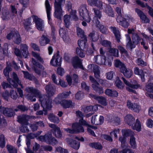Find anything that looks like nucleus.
Segmentation results:
<instances>
[{
  "mask_svg": "<svg viewBox=\"0 0 153 153\" xmlns=\"http://www.w3.org/2000/svg\"><path fill=\"white\" fill-rule=\"evenodd\" d=\"M146 126L149 128H153V121L149 119L147 120L146 122Z\"/></svg>",
  "mask_w": 153,
  "mask_h": 153,
  "instance_id": "nucleus-63",
  "label": "nucleus"
},
{
  "mask_svg": "<svg viewBox=\"0 0 153 153\" xmlns=\"http://www.w3.org/2000/svg\"><path fill=\"white\" fill-rule=\"evenodd\" d=\"M135 120L131 115H128L125 117V121L126 123L131 126L134 123Z\"/></svg>",
  "mask_w": 153,
  "mask_h": 153,
  "instance_id": "nucleus-34",
  "label": "nucleus"
},
{
  "mask_svg": "<svg viewBox=\"0 0 153 153\" xmlns=\"http://www.w3.org/2000/svg\"><path fill=\"white\" fill-rule=\"evenodd\" d=\"M54 134L55 136L57 138H60L62 136L61 132L59 128H56L54 130Z\"/></svg>",
  "mask_w": 153,
  "mask_h": 153,
  "instance_id": "nucleus-53",
  "label": "nucleus"
},
{
  "mask_svg": "<svg viewBox=\"0 0 153 153\" xmlns=\"http://www.w3.org/2000/svg\"><path fill=\"white\" fill-rule=\"evenodd\" d=\"M5 144L4 136L3 135L0 136V147L3 148Z\"/></svg>",
  "mask_w": 153,
  "mask_h": 153,
  "instance_id": "nucleus-57",
  "label": "nucleus"
},
{
  "mask_svg": "<svg viewBox=\"0 0 153 153\" xmlns=\"http://www.w3.org/2000/svg\"><path fill=\"white\" fill-rule=\"evenodd\" d=\"M124 20L123 17L120 15L118 16L117 19V22L119 23L120 25L124 27H127L129 24L128 22H126V24L125 25L124 23L125 21Z\"/></svg>",
  "mask_w": 153,
  "mask_h": 153,
  "instance_id": "nucleus-35",
  "label": "nucleus"
},
{
  "mask_svg": "<svg viewBox=\"0 0 153 153\" xmlns=\"http://www.w3.org/2000/svg\"><path fill=\"white\" fill-rule=\"evenodd\" d=\"M105 93L107 95L112 97H117L118 96V92L115 91H112L110 89H106Z\"/></svg>",
  "mask_w": 153,
  "mask_h": 153,
  "instance_id": "nucleus-36",
  "label": "nucleus"
},
{
  "mask_svg": "<svg viewBox=\"0 0 153 153\" xmlns=\"http://www.w3.org/2000/svg\"><path fill=\"white\" fill-rule=\"evenodd\" d=\"M26 91L30 94H28L26 97L28 99L32 101H35L36 100V97H38L39 98V101L41 102V105L43 107V111H37V115H41L44 114L46 115L47 113L45 109L49 110L51 108V102L50 98L47 96H43L40 97V92L35 89H34L32 87H27L26 89Z\"/></svg>",
  "mask_w": 153,
  "mask_h": 153,
  "instance_id": "nucleus-1",
  "label": "nucleus"
},
{
  "mask_svg": "<svg viewBox=\"0 0 153 153\" xmlns=\"http://www.w3.org/2000/svg\"><path fill=\"white\" fill-rule=\"evenodd\" d=\"M32 54L33 56L36 58L38 60H39L40 62H43L42 59L40 57L38 54L33 51H32Z\"/></svg>",
  "mask_w": 153,
  "mask_h": 153,
  "instance_id": "nucleus-60",
  "label": "nucleus"
},
{
  "mask_svg": "<svg viewBox=\"0 0 153 153\" xmlns=\"http://www.w3.org/2000/svg\"><path fill=\"white\" fill-rule=\"evenodd\" d=\"M115 84V86L118 88L122 89L124 88V85L119 77L117 78Z\"/></svg>",
  "mask_w": 153,
  "mask_h": 153,
  "instance_id": "nucleus-44",
  "label": "nucleus"
},
{
  "mask_svg": "<svg viewBox=\"0 0 153 153\" xmlns=\"http://www.w3.org/2000/svg\"><path fill=\"white\" fill-rule=\"evenodd\" d=\"M127 105L129 109L136 112H138L140 109V107L139 105L135 103L133 104L129 100L127 101Z\"/></svg>",
  "mask_w": 153,
  "mask_h": 153,
  "instance_id": "nucleus-17",
  "label": "nucleus"
},
{
  "mask_svg": "<svg viewBox=\"0 0 153 153\" xmlns=\"http://www.w3.org/2000/svg\"><path fill=\"white\" fill-rule=\"evenodd\" d=\"M94 60L98 64L106 65L105 57L104 56L98 55L96 56H95Z\"/></svg>",
  "mask_w": 153,
  "mask_h": 153,
  "instance_id": "nucleus-20",
  "label": "nucleus"
},
{
  "mask_svg": "<svg viewBox=\"0 0 153 153\" xmlns=\"http://www.w3.org/2000/svg\"><path fill=\"white\" fill-rule=\"evenodd\" d=\"M48 119L51 122L54 123H58L59 122V118L53 114H50L49 115Z\"/></svg>",
  "mask_w": 153,
  "mask_h": 153,
  "instance_id": "nucleus-48",
  "label": "nucleus"
},
{
  "mask_svg": "<svg viewBox=\"0 0 153 153\" xmlns=\"http://www.w3.org/2000/svg\"><path fill=\"white\" fill-rule=\"evenodd\" d=\"M7 148L9 153H17L16 149L12 146L7 145Z\"/></svg>",
  "mask_w": 153,
  "mask_h": 153,
  "instance_id": "nucleus-52",
  "label": "nucleus"
},
{
  "mask_svg": "<svg viewBox=\"0 0 153 153\" xmlns=\"http://www.w3.org/2000/svg\"><path fill=\"white\" fill-rule=\"evenodd\" d=\"M50 41L46 36L43 35L39 39V42L41 46H45L48 44Z\"/></svg>",
  "mask_w": 153,
  "mask_h": 153,
  "instance_id": "nucleus-32",
  "label": "nucleus"
},
{
  "mask_svg": "<svg viewBox=\"0 0 153 153\" xmlns=\"http://www.w3.org/2000/svg\"><path fill=\"white\" fill-rule=\"evenodd\" d=\"M132 128L136 130L137 131H140L141 130V125L138 120H137L136 123L134 126H132Z\"/></svg>",
  "mask_w": 153,
  "mask_h": 153,
  "instance_id": "nucleus-51",
  "label": "nucleus"
},
{
  "mask_svg": "<svg viewBox=\"0 0 153 153\" xmlns=\"http://www.w3.org/2000/svg\"><path fill=\"white\" fill-rule=\"evenodd\" d=\"M105 12L109 16L112 17L114 16L113 11L111 7H106L105 9Z\"/></svg>",
  "mask_w": 153,
  "mask_h": 153,
  "instance_id": "nucleus-49",
  "label": "nucleus"
},
{
  "mask_svg": "<svg viewBox=\"0 0 153 153\" xmlns=\"http://www.w3.org/2000/svg\"><path fill=\"white\" fill-rule=\"evenodd\" d=\"M122 79L123 80L124 83L128 86L133 89H137L140 87V85L137 84H133L130 83L129 82L126 80L124 77H122Z\"/></svg>",
  "mask_w": 153,
  "mask_h": 153,
  "instance_id": "nucleus-33",
  "label": "nucleus"
},
{
  "mask_svg": "<svg viewBox=\"0 0 153 153\" xmlns=\"http://www.w3.org/2000/svg\"><path fill=\"white\" fill-rule=\"evenodd\" d=\"M136 2L137 4L142 7H146L149 10V14L153 17V10L147 4H144L139 0H137Z\"/></svg>",
  "mask_w": 153,
  "mask_h": 153,
  "instance_id": "nucleus-30",
  "label": "nucleus"
},
{
  "mask_svg": "<svg viewBox=\"0 0 153 153\" xmlns=\"http://www.w3.org/2000/svg\"><path fill=\"white\" fill-rule=\"evenodd\" d=\"M84 95L83 93L79 91L75 95L76 99L77 100H81L84 98Z\"/></svg>",
  "mask_w": 153,
  "mask_h": 153,
  "instance_id": "nucleus-59",
  "label": "nucleus"
},
{
  "mask_svg": "<svg viewBox=\"0 0 153 153\" xmlns=\"http://www.w3.org/2000/svg\"><path fill=\"white\" fill-rule=\"evenodd\" d=\"M146 90L148 92L153 93V83H150L147 85Z\"/></svg>",
  "mask_w": 153,
  "mask_h": 153,
  "instance_id": "nucleus-58",
  "label": "nucleus"
},
{
  "mask_svg": "<svg viewBox=\"0 0 153 153\" xmlns=\"http://www.w3.org/2000/svg\"><path fill=\"white\" fill-rule=\"evenodd\" d=\"M88 4L91 6H95L98 8L102 6V3L98 0H87Z\"/></svg>",
  "mask_w": 153,
  "mask_h": 153,
  "instance_id": "nucleus-26",
  "label": "nucleus"
},
{
  "mask_svg": "<svg viewBox=\"0 0 153 153\" xmlns=\"http://www.w3.org/2000/svg\"><path fill=\"white\" fill-rule=\"evenodd\" d=\"M56 150L58 152H59L60 153H68L67 151L65 149H63L61 147H58L56 148Z\"/></svg>",
  "mask_w": 153,
  "mask_h": 153,
  "instance_id": "nucleus-64",
  "label": "nucleus"
},
{
  "mask_svg": "<svg viewBox=\"0 0 153 153\" xmlns=\"http://www.w3.org/2000/svg\"><path fill=\"white\" fill-rule=\"evenodd\" d=\"M76 30L77 32V34L78 36L81 37V38H83L84 41H86L87 40L86 38L85 37L84 35V32L80 28L78 27L76 28Z\"/></svg>",
  "mask_w": 153,
  "mask_h": 153,
  "instance_id": "nucleus-42",
  "label": "nucleus"
},
{
  "mask_svg": "<svg viewBox=\"0 0 153 153\" xmlns=\"http://www.w3.org/2000/svg\"><path fill=\"white\" fill-rule=\"evenodd\" d=\"M45 89L48 96L51 97L54 94V90L51 86L47 85L45 87Z\"/></svg>",
  "mask_w": 153,
  "mask_h": 153,
  "instance_id": "nucleus-39",
  "label": "nucleus"
},
{
  "mask_svg": "<svg viewBox=\"0 0 153 153\" xmlns=\"http://www.w3.org/2000/svg\"><path fill=\"white\" fill-rule=\"evenodd\" d=\"M120 130L119 129H115L113 130L110 133V134L111 136H114L115 137L117 138V134H118Z\"/></svg>",
  "mask_w": 153,
  "mask_h": 153,
  "instance_id": "nucleus-61",
  "label": "nucleus"
},
{
  "mask_svg": "<svg viewBox=\"0 0 153 153\" xmlns=\"http://www.w3.org/2000/svg\"><path fill=\"white\" fill-rule=\"evenodd\" d=\"M78 44L79 48H77L76 49V52L77 54L81 58L85 57V54L83 52V50L85 46V42L84 41L79 40L78 41Z\"/></svg>",
  "mask_w": 153,
  "mask_h": 153,
  "instance_id": "nucleus-11",
  "label": "nucleus"
},
{
  "mask_svg": "<svg viewBox=\"0 0 153 153\" xmlns=\"http://www.w3.org/2000/svg\"><path fill=\"white\" fill-rule=\"evenodd\" d=\"M45 4L47 13V17L48 20L49 21L51 19L50 17L51 7L48 1V0H46L45 1Z\"/></svg>",
  "mask_w": 153,
  "mask_h": 153,
  "instance_id": "nucleus-28",
  "label": "nucleus"
},
{
  "mask_svg": "<svg viewBox=\"0 0 153 153\" xmlns=\"http://www.w3.org/2000/svg\"><path fill=\"white\" fill-rule=\"evenodd\" d=\"M111 55L115 57L118 56V51L117 49L115 48H112L109 50Z\"/></svg>",
  "mask_w": 153,
  "mask_h": 153,
  "instance_id": "nucleus-54",
  "label": "nucleus"
},
{
  "mask_svg": "<svg viewBox=\"0 0 153 153\" xmlns=\"http://www.w3.org/2000/svg\"><path fill=\"white\" fill-rule=\"evenodd\" d=\"M28 46L26 44L21 45V52L22 56L26 58L28 56L29 53L28 51Z\"/></svg>",
  "mask_w": 153,
  "mask_h": 153,
  "instance_id": "nucleus-25",
  "label": "nucleus"
},
{
  "mask_svg": "<svg viewBox=\"0 0 153 153\" xmlns=\"http://www.w3.org/2000/svg\"><path fill=\"white\" fill-rule=\"evenodd\" d=\"M134 72L135 74L140 75L141 76L142 80L143 81H144V76H147L149 75V74H146L145 72V73H143L142 70H139V68L137 67L134 68Z\"/></svg>",
  "mask_w": 153,
  "mask_h": 153,
  "instance_id": "nucleus-24",
  "label": "nucleus"
},
{
  "mask_svg": "<svg viewBox=\"0 0 153 153\" xmlns=\"http://www.w3.org/2000/svg\"><path fill=\"white\" fill-rule=\"evenodd\" d=\"M72 64L74 67L75 68H83L81 60L77 56H75L73 58Z\"/></svg>",
  "mask_w": 153,
  "mask_h": 153,
  "instance_id": "nucleus-23",
  "label": "nucleus"
},
{
  "mask_svg": "<svg viewBox=\"0 0 153 153\" xmlns=\"http://www.w3.org/2000/svg\"><path fill=\"white\" fill-rule=\"evenodd\" d=\"M79 12L80 15L82 18L83 20L87 22H89L91 18L85 5L81 6L79 9Z\"/></svg>",
  "mask_w": 153,
  "mask_h": 153,
  "instance_id": "nucleus-9",
  "label": "nucleus"
},
{
  "mask_svg": "<svg viewBox=\"0 0 153 153\" xmlns=\"http://www.w3.org/2000/svg\"><path fill=\"white\" fill-rule=\"evenodd\" d=\"M92 106H88L82 108V110L85 113L90 112L89 114H86L87 117L90 116L93 114V112H92Z\"/></svg>",
  "mask_w": 153,
  "mask_h": 153,
  "instance_id": "nucleus-37",
  "label": "nucleus"
},
{
  "mask_svg": "<svg viewBox=\"0 0 153 153\" xmlns=\"http://www.w3.org/2000/svg\"><path fill=\"white\" fill-rule=\"evenodd\" d=\"M123 136H121L119 138V140L121 143V147L123 148V151L120 152V153H134L131 151L126 143V138L124 136H128L132 134V132L129 130L123 129L122 130Z\"/></svg>",
  "mask_w": 153,
  "mask_h": 153,
  "instance_id": "nucleus-4",
  "label": "nucleus"
},
{
  "mask_svg": "<svg viewBox=\"0 0 153 153\" xmlns=\"http://www.w3.org/2000/svg\"><path fill=\"white\" fill-rule=\"evenodd\" d=\"M88 67L93 69L95 77L97 78H98L99 77L100 73L97 66L94 65H88Z\"/></svg>",
  "mask_w": 153,
  "mask_h": 153,
  "instance_id": "nucleus-31",
  "label": "nucleus"
},
{
  "mask_svg": "<svg viewBox=\"0 0 153 153\" xmlns=\"http://www.w3.org/2000/svg\"><path fill=\"white\" fill-rule=\"evenodd\" d=\"M39 138L41 141H45L47 143L52 145L56 144L57 143L56 140L54 138L52 137L51 134L49 135H46L44 136H41Z\"/></svg>",
  "mask_w": 153,
  "mask_h": 153,
  "instance_id": "nucleus-10",
  "label": "nucleus"
},
{
  "mask_svg": "<svg viewBox=\"0 0 153 153\" xmlns=\"http://www.w3.org/2000/svg\"><path fill=\"white\" fill-rule=\"evenodd\" d=\"M59 33L60 36L63 38L64 40L68 38L67 31H65L63 28H61L60 29Z\"/></svg>",
  "mask_w": 153,
  "mask_h": 153,
  "instance_id": "nucleus-43",
  "label": "nucleus"
},
{
  "mask_svg": "<svg viewBox=\"0 0 153 153\" xmlns=\"http://www.w3.org/2000/svg\"><path fill=\"white\" fill-rule=\"evenodd\" d=\"M111 29L113 33H114L117 41L118 42H119L121 37L119 31L117 28L114 27H111Z\"/></svg>",
  "mask_w": 153,
  "mask_h": 153,
  "instance_id": "nucleus-27",
  "label": "nucleus"
},
{
  "mask_svg": "<svg viewBox=\"0 0 153 153\" xmlns=\"http://www.w3.org/2000/svg\"><path fill=\"white\" fill-rule=\"evenodd\" d=\"M90 80L92 83V86L94 90L100 94L103 93V91L102 88L99 87V84L96 81L93 77L91 76H90Z\"/></svg>",
  "mask_w": 153,
  "mask_h": 153,
  "instance_id": "nucleus-12",
  "label": "nucleus"
},
{
  "mask_svg": "<svg viewBox=\"0 0 153 153\" xmlns=\"http://www.w3.org/2000/svg\"><path fill=\"white\" fill-rule=\"evenodd\" d=\"M135 11L137 13L142 22L144 23L149 22V20L146 16L141 10L138 9L135 10Z\"/></svg>",
  "mask_w": 153,
  "mask_h": 153,
  "instance_id": "nucleus-22",
  "label": "nucleus"
},
{
  "mask_svg": "<svg viewBox=\"0 0 153 153\" xmlns=\"http://www.w3.org/2000/svg\"><path fill=\"white\" fill-rule=\"evenodd\" d=\"M50 63L54 66H60L61 63V58L57 54L54 55Z\"/></svg>",
  "mask_w": 153,
  "mask_h": 153,
  "instance_id": "nucleus-14",
  "label": "nucleus"
},
{
  "mask_svg": "<svg viewBox=\"0 0 153 153\" xmlns=\"http://www.w3.org/2000/svg\"><path fill=\"white\" fill-rule=\"evenodd\" d=\"M130 143L132 147L133 148H135L136 146L135 138L133 136L131 137L130 140Z\"/></svg>",
  "mask_w": 153,
  "mask_h": 153,
  "instance_id": "nucleus-56",
  "label": "nucleus"
},
{
  "mask_svg": "<svg viewBox=\"0 0 153 153\" xmlns=\"http://www.w3.org/2000/svg\"><path fill=\"white\" fill-rule=\"evenodd\" d=\"M71 15H65L64 16V21L65 22V25L66 27H68L70 24V21L71 20V17L73 18L74 20L75 21V19H76L75 17H74L73 16L74 13H71Z\"/></svg>",
  "mask_w": 153,
  "mask_h": 153,
  "instance_id": "nucleus-21",
  "label": "nucleus"
},
{
  "mask_svg": "<svg viewBox=\"0 0 153 153\" xmlns=\"http://www.w3.org/2000/svg\"><path fill=\"white\" fill-rule=\"evenodd\" d=\"M94 97L95 99L98 100L99 103L102 105L105 106L107 105L106 99L102 97L94 96Z\"/></svg>",
  "mask_w": 153,
  "mask_h": 153,
  "instance_id": "nucleus-41",
  "label": "nucleus"
},
{
  "mask_svg": "<svg viewBox=\"0 0 153 153\" xmlns=\"http://www.w3.org/2000/svg\"><path fill=\"white\" fill-rule=\"evenodd\" d=\"M94 17L93 22L95 25L100 30V31L102 33H105L107 31L106 27L100 23L98 19H100L102 16V13L99 10L94 9Z\"/></svg>",
  "mask_w": 153,
  "mask_h": 153,
  "instance_id": "nucleus-6",
  "label": "nucleus"
},
{
  "mask_svg": "<svg viewBox=\"0 0 153 153\" xmlns=\"http://www.w3.org/2000/svg\"><path fill=\"white\" fill-rule=\"evenodd\" d=\"M98 117L97 115H94L92 117L91 119V123L93 124L98 125L102 124L104 121V117L102 116H100L99 118V121H97Z\"/></svg>",
  "mask_w": 153,
  "mask_h": 153,
  "instance_id": "nucleus-18",
  "label": "nucleus"
},
{
  "mask_svg": "<svg viewBox=\"0 0 153 153\" xmlns=\"http://www.w3.org/2000/svg\"><path fill=\"white\" fill-rule=\"evenodd\" d=\"M136 2L137 4L142 7H146L149 10V14L153 17V10L147 4H144L139 0H137Z\"/></svg>",
  "mask_w": 153,
  "mask_h": 153,
  "instance_id": "nucleus-29",
  "label": "nucleus"
},
{
  "mask_svg": "<svg viewBox=\"0 0 153 153\" xmlns=\"http://www.w3.org/2000/svg\"><path fill=\"white\" fill-rule=\"evenodd\" d=\"M65 0H55L54 3L55 12L54 16L58 19H60L63 14V11L61 8V3Z\"/></svg>",
  "mask_w": 153,
  "mask_h": 153,
  "instance_id": "nucleus-7",
  "label": "nucleus"
},
{
  "mask_svg": "<svg viewBox=\"0 0 153 153\" xmlns=\"http://www.w3.org/2000/svg\"><path fill=\"white\" fill-rule=\"evenodd\" d=\"M10 17V15L7 10H4L2 11L1 17L3 20L8 19Z\"/></svg>",
  "mask_w": 153,
  "mask_h": 153,
  "instance_id": "nucleus-46",
  "label": "nucleus"
},
{
  "mask_svg": "<svg viewBox=\"0 0 153 153\" xmlns=\"http://www.w3.org/2000/svg\"><path fill=\"white\" fill-rule=\"evenodd\" d=\"M89 146H90L92 148H94L95 149H100L102 148V146L100 144L98 143H91L89 144Z\"/></svg>",
  "mask_w": 153,
  "mask_h": 153,
  "instance_id": "nucleus-55",
  "label": "nucleus"
},
{
  "mask_svg": "<svg viewBox=\"0 0 153 153\" xmlns=\"http://www.w3.org/2000/svg\"><path fill=\"white\" fill-rule=\"evenodd\" d=\"M128 33L129 34H133L132 40L133 43L131 42L130 37L129 35L128 34L126 35L127 42V47L128 48L131 49L135 47V45H137L140 43L141 39L138 35L135 33L134 29H128Z\"/></svg>",
  "mask_w": 153,
  "mask_h": 153,
  "instance_id": "nucleus-3",
  "label": "nucleus"
},
{
  "mask_svg": "<svg viewBox=\"0 0 153 153\" xmlns=\"http://www.w3.org/2000/svg\"><path fill=\"white\" fill-rule=\"evenodd\" d=\"M7 38L8 39H13L17 44L20 43L21 41L20 35L17 31L11 32L7 35Z\"/></svg>",
  "mask_w": 153,
  "mask_h": 153,
  "instance_id": "nucleus-13",
  "label": "nucleus"
},
{
  "mask_svg": "<svg viewBox=\"0 0 153 153\" xmlns=\"http://www.w3.org/2000/svg\"><path fill=\"white\" fill-rule=\"evenodd\" d=\"M114 65L116 67L120 68V71L122 68L125 66L123 63L121 62L119 60L117 59L114 61Z\"/></svg>",
  "mask_w": 153,
  "mask_h": 153,
  "instance_id": "nucleus-50",
  "label": "nucleus"
},
{
  "mask_svg": "<svg viewBox=\"0 0 153 153\" xmlns=\"http://www.w3.org/2000/svg\"><path fill=\"white\" fill-rule=\"evenodd\" d=\"M120 71L127 78H130L133 75L132 71L129 68H127L126 66L122 68Z\"/></svg>",
  "mask_w": 153,
  "mask_h": 153,
  "instance_id": "nucleus-19",
  "label": "nucleus"
},
{
  "mask_svg": "<svg viewBox=\"0 0 153 153\" xmlns=\"http://www.w3.org/2000/svg\"><path fill=\"white\" fill-rule=\"evenodd\" d=\"M66 141L68 144L71 147L76 149H79L80 145L79 142L73 140L71 139H67Z\"/></svg>",
  "mask_w": 153,
  "mask_h": 153,
  "instance_id": "nucleus-16",
  "label": "nucleus"
},
{
  "mask_svg": "<svg viewBox=\"0 0 153 153\" xmlns=\"http://www.w3.org/2000/svg\"><path fill=\"white\" fill-rule=\"evenodd\" d=\"M114 75V73L112 71L108 72L106 74V78L107 79L111 80Z\"/></svg>",
  "mask_w": 153,
  "mask_h": 153,
  "instance_id": "nucleus-62",
  "label": "nucleus"
},
{
  "mask_svg": "<svg viewBox=\"0 0 153 153\" xmlns=\"http://www.w3.org/2000/svg\"><path fill=\"white\" fill-rule=\"evenodd\" d=\"M66 7L67 9L70 12V13H74L73 16L75 17L76 19H75V20H77L78 19L77 17L76 16V11L75 10H72L71 9V4L70 2H68L66 4Z\"/></svg>",
  "mask_w": 153,
  "mask_h": 153,
  "instance_id": "nucleus-40",
  "label": "nucleus"
},
{
  "mask_svg": "<svg viewBox=\"0 0 153 153\" xmlns=\"http://www.w3.org/2000/svg\"><path fill=\"white\" fill-rule=\"evenodd\" d=\"M61 104L65 108H69L73 105L72 102L70 100H64L61 102Z\"/></svg>",
  "mask_w": 153,
  "mask_h": 153,
  "instance_id": "nucleus-38",
  "label": "nucleus"
},
{
  "mask_svg": "<svg viewBox=\"0 0 153 153\" xmlns=\"http://www.w3.org/2000/svg\"><path fill=\"white\" fill-rule=\"evenodd\" d=\"M32 17L35 23L36 28L39 30L44 31L45 30L44 21L35 15H32Z\"/></svg>",
  "mask_w": 153,
  "mask_h": 153,
  "instance_id": "nucleus-8",
  "label": "nucleus"
},
{
  "mask_svg": "<svg viewBox=\"0 0 153 153\" xmlns=\"http://www.w3.org/2000/svg\"><path fill=\"white\" fill-rule=\"evenodd\" d=\"M81 125L88 127L87 131L92 136H96L94 132L91 130L90 128L96 129H97V128L95 126H93L89 125L86 121L83 119L79 120V123H75L73 124L72 129L67 128H64V130L67 133H69L83 132L84 131V129Z\"/></svg>",
  "mask_w": 153,
  "mask_h": 153,
  "instance_id": "nucleus-2",
  "label": "nucleus"
},
{
  "mask_svg": "<svg viewBox=\"0 0 153 153\" xmlns=\"http://www.w3.org/2000/svg\"><path fill=\"white\" fill-rule=\"evenodd\" d=\"M89 37L90 40L94 42L97 41L99 37L98 34L94 32H92L90 34Z\"/></svg>",
  "mask_w": 153,
  "mask_h": 153,
  "instance_id": "nucleus-45",
  "label": "nucleus"
},
{
  "mask_svg": "<svg viewBox=\"0 0 153 153\" xmlns=\"http://www.w3.org/2000/svg\"><path fill=\"white\" fill-rule=\"evenodd\" d=\"M32 61L34 65V71L36 73L40 74L41 72L44 70V67L42 65L36 62L33 59H32Z\"/></svg>",
  "mask_w": 153,
  "mask_h": 153,
  "instance_id": "nucleus-15",
  "label": "nucleus"
},
{
  "mask_svg": "<svg viewBox=\"0 0 153 153\" xmlns=\"http://www.w3.org/2000/svg\"><path fill=\"white\" fill-rule=\"evenodd\" d=\"M10 65H7L6 68L4 70L3 73L5 76L7 77V80L14 87H16L19 84L22 87V85L21 84V82L18 79L17 75L14 73H13L11 75V77H12L14 80H11V79L9 77V73L11 71V68Z\"/></svg>",
  "mask_w": 153,
  "mask_h": 153,
  "instance_id": "nucleus-5",
  "label": "nucleus"
},
{
  "mask_svg": "<svg viewBox=\"0 0 153 153\" xmlns=\"http://www.w3.org/2000/svg\"><path fill=\"white\" fill-rule=\"evenodd\" d=\"M31 19L29 18L25 20L23 22L24 27L27 30L30 28V26L31 25Z\"/></svg>",
  "mask_w": 153,
  "mask_h": 153,
  "instance_id": "nucleus-47",
  "label": "nucleus"
}]
</instances>
